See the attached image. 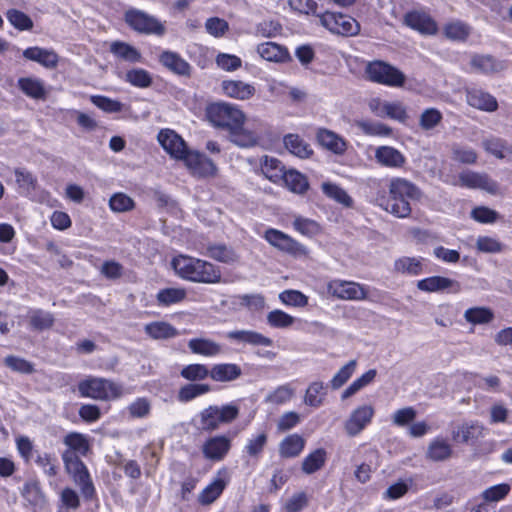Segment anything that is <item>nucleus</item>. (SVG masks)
I'll use <instances>...</instances> for the list:
<instances>
[{
    "label": "nucleus",
    "instance_id": "47",
    "mask_svg": "<svg viewBox=\"0 0 512 512\" xmlns=\"http://www.w3.org/2000/svg\"><path fill=\"white\" fill-rule=\"evenodd\" d=\"M377 371L370 369L363 375L355 379L342 393L341 398L343 400L353 396L355 393L360 391L362 388L369 385L376 377Z\"/></svg>",
    "mask_w": 512,
    "mask_h": 512
},
{
    "label": "nucleus",
    "instance_id": "25",
    "mask_svg": "<svg viewBox=\"0 0 512 512\" xmlns=\"http://www.w3.org/2000/svg\"><path fill=\"white\" fill-rule=\"evenodd\" d=\"M21 495L34 510L42 509L46 504V498L36 480L27 481L21 490Z\"/></svg>",
    "mask_w": 512,
    "mask_h": 512
},
{
    "label": "nucleus",
    "instance_id": "46",
    "mask_svg": "<svg viewBox=\"0 0 512 512\" xmlns=\"http://www.w3.org/2000/svg\"><path fill=\"white\" fill-rule=\"evenodd\" d=\"M464 318L474 325L487 324L493 320L494 313L487 307H472L464 312Z\"/></svg>",
    "mask_w": 512,
    "mask_h": 512
},
{
    "label": "nucleus",
    "instance_id": "15",
    "mask_svg": "<svg viewBox=\"0 0 512 512\" xmlns=\"http://www.w3.org/2000/svg\"><path fill=\"white\" fill-rule=\"evenodd\" d=\"M459 182L462 186L468 188H479L493 195L499 193V185L497 184V182L492 180L486 174H480L470 171L463 172L459 176Z\"/></svg>",
    "mask_w": 512,
    "mask_h": 512
},
{
    "label": "nucleus",
    "instance_id": "58",
    "mask_svg": "<svg viewBox=\"0 0 512 512\" xmlns=\"http://www.w3.org/2000/svg\"><path fill=\"white\" fill-rule=\"evenodd\" d=\"M452 159L463 164H474L477 161V153L474 149L461 145L453 144L451 146Z\"/></svg>",
    "mask_w": 512,
    "mask_h": 512
},
{
    "label": "nucleus",
    "instance_id": "49",
    "mask_svg": "<svg viewBox=\"0 0 512 512\" xmlns=\"http://www.w3.org/2000/svg\"><path fill=\"white\" fill-rule=\"evenodd\" d=\"M443 33L450 40L464 41L470 34V28L461 21H453L444 26Z\"/></svg>",
    "mask_w": 512,
    "mask_h": 512
},
{
    "label": "nucleus",
    "instance_id": "64",
    "mask_svg": "<svg viewBox=\"0 0 512 512\" xmlns=\"http://www.w3.org/2000/svg\"><path fill=\"white\" fill-rule=\"evenodd\" d=\"M132 418H146L151 412V402L146 397H139L127 407Z\"/></svg>",
    "mask_w": 512,
    "mask_h": 512
},
{
    "label": "nucleus",
    "instance_id": "30",
    "mask_svg": "<svg viewBox=\"0 0 512 512\" xmlns=\"http://www.w3.org/2000/svg\"><path fill=\"white\" fill-rule=\"evenodd\" d=\"M220 474L221 472H219L218 476L214 478L213 481L208 484L198 495V502L201 505L206 506L212 504L223 493L227 486V482L220 477Z\"/></svg>",
    "mask_w": 512,
    "mask_h": 512
},
{
    "label": "nucleus",
    "instance_id": "39",
    "mask_svg": "<svg viewBox=\"0 0 512 512\" xmlns=\"http://www.w3.org/2000/svg\"><path fill=\"white\" fill-rule=\"evenodd\" d=\"M145 333L153 339H169L175 337L178 332L175 327L164 321H155L145 325Z\"/></svg>",
    "mask_w": 512,
    "mask_h": 512
},
{
    "label": "nucleus",
    "instance_id": "37",
    "mask_svg": "<svg viewBox=\"0 0 512 512\" xmlns=\"http://www.w3.org/2000/svg\"><path fill=\"white\" fill-rule=\"evenodd\" d=\"M305 447V439L299 434L285 437L279 445V453L284 458L298 456Z\"/></svg>",
    "mask_w": 512,
    "mask_h": 512
},
{
    "label": "nucleus",
    "instance_id": "63",
    "mask_svg": "<svg viewBox=\"0 0 512 512\" xmlns=\"http://www.w3.org/2000/svg\"><path fill=\"white\" fill-rule=\"evenodd\" d=\"M356 365V360H350L347 364L341 367L340 370L331 379V387L335 390L342 387L354 373Z\"/></svg>",
    "mask_w": 512,
    "mask_h": 512
},
{
    "label": "nucleus",
    "instance_id": "34",
    "mask_svg": "<svg viewBox=\"0 0 512 512\" xmlns=\"http://www.w3.org/2000/svg\"><path fill=\"white\" fill-rule=\"evenodd\" d=\"M285 148L293 155L306 159L313 154L311 146L297 134H288L284 137Z\"/></svg>",
    "mask_w": 512,
    "mask_h": 512
},
{
    "label": "nucleus",
    "instance_id": "19",
    "mask_svg": "<svg viewBox=\"0 0 512 512\" xmlns=\"http://www.w3.org/2000/svg\"><path fill=\"white\" fill-rule=\"evenodd\" d=\"M23 57L27 60L37 62L47 69H54L58 65L59 57L52 49H45L34 46L23 51Z\"/></svg>",
    "mask_w": 512,
    "mask_h": 512
},
{
    "label": "nucleus",
    "instance_id": "52",
    "mask_svg": "<svg viewBox=\"0 0 512 512\" xmlns=\"http://www.w3.org/2000/svg\"><path fill=\"white\" fill-rule=\"evenodd\" d=\"M186 297V291L182 288H165L157 293V301L162 306L179 303Z\"/></svg>",
    "mask_w": 512,
    "mask_h": 512
},
{
    "label": "nucleus",
    "instance_id": "45",
    "mask_svg": "<svg viewBox=\"0 0 512 512\" xmlns=\"http://www.w3.org/2000/svg\"><path fill=\"white\" fill-rule=\"evenodd\" d=\"M211 391V386L209 384H186L182 386L177 394V399L182 402L186 403L189 401H192L193 399L204 395Z\"/></svg>",
    "mask_w": 512,
    "mask_h": 512
},
{
    "label": "nucleus",
    "instance_id": "10",
    "mask_svg": "<svg viewBox=\"0 0 512 512\" xmlns=\"http://www.w3.org/2000/svg\"><path fill=\"white\" fill-rule=\"evenodd\" d=\"M404 24L421 35L433 36L438 32V24L432 16L424 10H412L404 15Z\"/></svg>",
    "mask_w": 512,
    "mask_h": 512
},
{
    "label": "nucleus",
    "instance_id": "43",
    "mask_svg": "<svg viewBox=\"0 0 512 512\" xmlns=\"http://www.w3.org/2000/svg\"><path fill=\"white\" fill-rule=\"evenodd\" d=\"M482 429L478 422L464 423L452 432V438L457 442L468 443L470 440L477 439Z\"/></svg>",
    "mask_w": 512,
    "mask_h": 512
},
{
    "label": "nucleus",
    "instance_id": "21",
    "mask_svg": "<svg viewBox=\"0 0 512 512\" xmlns=\"http://www.w3.org/2000/svg\"><path fill=\"white\" fill-rule=\"evenodd\" d=\"M17 86L23 94L34 100H45L48 94L44 81L36 77H21Z\"/></svg>",
    "mask_w": 512,
    "mask_h": 512
},
{
    "label": "nucleus",
    "instance_id": "61",
    "mask_svg": "<svg viewBox=\"0 0 512 512\" xmlns=\"http://www.w3.org/2000/svg\"><path fill=\"white\" fill-rule=\"evenodd\" d=\"M324 390V384L322 382H313L309 385L304 402L306 405L311 407H319L323 403V393Z\"/></svg>",
    "mask_w": 512,
    "mask_h": 512
},
{
    "label": "nucleus",
    "instance_id": "26",
    "mask_svg": "<svg viewBox=\"0 0 512 512\" xmlns=\"http://www.w3.org/2000/svg\"><path fill=\"white\" fill-rule=\"evenodd\" d=\"M375 158L378 163L390 168H400L405 163L404 155L390 146L378 147L375 151Z\"/></svg>",
    "mask_w": 512,
    "mask_h": 512
},
{
    "label": "nucleus",
    "instance_id": "42",
    "mask_svg": "<svg viewBox=\"0 0 512 512\" xmlns=\"http://www.w3.org/2000/svg\"><path fill=\"white\" fill-rule=\"evenodd\" d=\"M326 459L327 452L325 449H316L303 459L302 471L308 475L313 474L325 465Z\"/></svg>",
    "mask_w": 512,
    "mask_h": 512
},
{
    "label": "nucleus",
    "instance_id": "20",
    "mask_svg": "<svg viewBox=\"0 0 512 512\" xmlns=\"http://www.w3.org/2000/svg\"><path fill=\"white\" fill-rule=\"evenodd\" d=\"M389 196L418 200L421 198L422 193L412 182L407 179L397 177L391 179L389 183Z\"/></svg>",
    "mask_w": 512,
    "mask_h": 512
},
{
    "label": "nucleus",
    "instance_id": "5",
    "mask_svg": "<svg viewBox=\"0 0 512 512\" xmlns=\"http://www.w3.org/2000/svg\"><path fill=\"white\" fill-rule=\"evenodd\" d=\"M62 459L67 473L72 477L74 483L79 486L83 497L86 500L93 499L95 487L83 461L73 451H64Z\"/></svg>",
    "mask_w": 512,
    "mask_h": 512
},
{
    "label": "nucleus",
    "instance_id": "59",
    "mask_svg": "<svg viewBox=\"0 0 512 512\" xmlns=\"http://www.w3.org/2000/svg\"><path fill=\"white\" fill-rule=\"evenodd\" d=\"M443 119L442 113L436 108L425 109L419 117V126L425 131L437 127Z\"/></svg>",
    "mask_w": 512,
    "mask_h": 512
},
{
    "label": "nucleus",
    "instance_id": "56",
    "mask_svg": "<svg viewBox=\"0 0 512 512\" xmlns=\"http://www.w3.org/2000/svg\"><path fill=\"white\" fill-rule=\"evenodd\" d=\"M295 390L290 384H284L277 387L265 397V402L270 404H284L292 399Z\"/></svg>",
    "mask_w": 512,
    "mask_h": 512
},
{
    "label": "nucleus",
    "instance_id": "12",
    "mask_svg": "<svg viewBox=\"0 0 512 512\" xmlns=\"http://www.w3.org/2000/svg\"><path fill=\"white\" fill-rule=\"evenodd\" d=\"M374 414L371 405L365 404L354 409L344 423L346 434L350 437L360 434L371 423Z\"/></svg>",
    "mask_w": 512,
    "mask_h": 512
},
{
    "label": "nucleus",
    "instance_id": "33",
    "mask_svg": "<svg viewBox=\"0 0 512 512\" xmlns=\"http://www.w3.org/2000/svg\"><path fill=\"white\" fill-rule=\"evenodd\" d=\"M265 239L280 250L294 253L298 251V243L290 236L276 229H269L265 233Z\"/></svg>",
    "mask_w": 512,
    "mask_h": 512
},
{
    "label": "nucleus",
    "instance_id": "2",
    "mask_svg": "<svg viewBox=\"0 0 512 512\" xmlns=\"http://www.w3.org/2000/svg\"><path fill=\"white\" fill-rule=\"evenodd\" d=\"M208 121L217 128L230 132L244 124L246 117L236 105L226 102L211 103L206 107Z\"/></svg>",
    "mask_w": 512,
    "mask_h": 512
},
{
    "label": "nucleus",
    "instance_id": "50",
    "mask_svg": "<svg viewBox=\"0 0 512 512\" xmlns=\"http://www.w3.org/2000/svg\"><path fill=\"white\" fill-rule=\"evenodd\" d=\"M64 444L69 447L67 451H73L85 456L89 451V443L86 437L77 432H71L64 437Z\"/></svg>",
    "mask_w": 512,
    "mask_h": 512
},
{
    "label": "nucleus",
    "instance_id": "36",
    "mask_svg": "<svg viewBox=\"0 0 512 512\" xmlns=\"http://www.w3.org/2000/svg\"><path fill=\"white\" fill-rule=\"evenodd\" d=\"M317 139L323 147L336 154H342L346 150L345 140L330 130L320 129L317 133Z\"/></svg>",
    "mask_w": 512,
    "mask_h": 512
},
{
    "label": "nucleus",
    "instance_id": "35",
    "mask_svg": "<svg viewBox=\"0 0 512 512\" xmlns=\"http://www.w3.org/2000/svg\"><path fill=\"white\" fill-rule=\"evenodd\" d=\"M281 182L289 191L295 194H304L309 189L307 177L295 169L287 170Z\"/></svg>",
    "mask_w": 512,
    "mask_h": 512
},
{
    "label": "nucleus",
    "instance_id": "14",
    "mask_svg": "<svg viewBox=\"0 0 512 512\" xmlns=\"http://www.w3.org/2000/svg\"><path fill=\"white\" fill-rule=\"evenodd\" d=\"M417 288L424 292H441L448 291L450 293H459L461 284L454 280L443 276H431L418 281Z\"/></svg>",
    "mask_w": 512,
    "mask_h": 512
},
{
    "label": "nucleus",
    "instance_id": "28",
    "mask_svg": "<svg viewBox=\"0 0 512 512\" xmlns=\"http://www.w3.org/2000/svg\"><path fill=\"white\" fill-rule=\"evenodd\" d=\"M261 171L271 182L280 183L287 170L282 162L277 158L264 156L261 160Z\"/></svg>",
    "mask_w": 512,
    "mask_h": 512
},
{
    "label": "nucleus",
    "instance_id": "29",
    "mask_svg": "<svg viewBox=\"0 0 512 512\" xmlns=\"http://www.w3.org/2000/svg\"><path fill=\"white\" fill-rule=\"evenodd\" d=\"M188 348L192 353L205 357H214L222 352V347L219 343L207 338L190 339Z\"/></svg>",
    "mask_w": 512,
    "mask_h": 512
},
{
    "label": "nucleus",
    "instance_id": "62",
    "mask_svg": "<svg viewBox=\"0 0 512 512\" xmlns=\"http://www.w3.org/2000/svg\"><path fill=\"white\" fill-rule=\"evenodd\" d=\"M295 322V318L286 312L275 309L268 313L267 323L274 328H288Z\"/></svg>",
    "mask_w": 512,
    "mask_h": 512
},
{
    "label": "nucleus",
    "instance_id": "1",
    "mask_svg": "<svg viewBox=\"0 0 512 512\" xmlns=\"http://www.w3.org/2000/svg\"><path fill=\"white\" fill-rule=\"evenodd\" d=\"M175 273L195 283L215 284L221 281V271L214 264L187 255H178L171 261Z\"/></svg>",
    "mask_w": 512,
    "mask_h": 512
},
{
    "label": "nucleus",
    "instance_id": "22",
    "mask_svg": "<svg viewBox=\"0 0 512 512\" xmlns=\"http://www.w3.org/2000/svg\"><path fill=\"white\" fill-rule=\"evenodd\" d=\"M467 103L476 109L486 112H494L498 108V102L491 94L480 90L472 89L467 92Z\"/></svg>",
    "mask_w": 512,
    "mask_h": 512
},
{
    "label": "nucleus",
    "instance_id": "32",
    "mask_svg": "<svg viewBox=\"0 0 512 512\" xmlns=\"http://www.w3.org/2000/svg\"><path fill=\"white\" fill-rule=\"evenodd\" d=\"M241 373V368L237 364L222 363L211 368L210 377L217 382H229L240 377Z\"/></svg>",
    "mask_w": 512,
    "mask_h": 512
},
{
    "label": "nucleus",
    "instance_id": "31",
    "mask_svg": "<svg viewBox=\"0 0 512 512\" xmlns=\"http://www.w3.org/2000/svg\"><path fill=\"white\" fill-rule=\"evenodd\" d=\"M257 53L266 61L284 62L289 58L288 50L274 42H265L257 46Z\"/></svg>",
    "mask_w": 512,
    "mask_h": 512
},
{
    "label": "nucleus",
    "instance_id": "9",
    "mask_svg": "<svg viewBox=\"0 0 512 512\" xmlns=\"http://www.w3.org/2000/svg\"><path fill=\"white\" fill-rule=\"evenodd\" d=\"M329 295L341 299L360 301L367 298L366 288L360 283L335 279L327 284Z\"/></svg>",
    "mask_w": 512,
    "mask_h": 512
},
{
    "label": "nucleus",
    "instance_id": "44",
    "mask_svg": "<svg viewBox=\"0 0 512 512\" xmlns=\"http://www.w3.org/2000/svg\"><path fill=\"white\" fill-rule=\"evenodd\" d=\"M471 66L474 70L481 73H493L503 69L501 62L490 55H474L471 58Z\"/></svg>",
    "mask_w": 512,
    "mask_h": 512
},
{
    "label": "nucleus",
    "instance_id": "18",
    "mask_svg": "<svg viewBox=\"0 0 512 512\" xmlns=\"http://www.w3.org/2000/svg\"><path fill=\"white\" fill-rule=\"evenodd\" d=\"M184 162L193 174L199 176H212L215 175L217 171L213 161L198 152L191 151L190 154L186 156Z\"/></svg>",
    "mask_w": 512,
    "mask_h": 512
},
{
    "label": "nucleus",
    "instance_id": "24",
    "mask_svg": "<svg viewBox=\"0 0 512 512\" xmlns=\"http://www.w3.org/2000/svg\"><path fill=\"white\" fill-rule=\"evenodd\" d=\"M227 338L240 343L253 346H271L273 341L271 338L252 330H235L227 333Z\"/></svg>",
    "mask_w": 512,
    "mask_h": 512
},
{
    "label": "nucleus",
    "instance_id": "57",
    "mask_svg": "<svg viewBox=\"0 0 512 512\" xmlns=\"http://www.w3.org/2000/svg\"><path fill=\"white\" fill-rule=\"evenodd\" d=\"M395 270L412 276L419 275L422 272V263L417 258L402 257L395 261Z\"/></svg>",
    "mask_w": 512,
    "mask_h": 512
},
{
    "label": "nucleus",
    "instance_id": "54",
    "mask_svg": "<svg viewBox=\"0 0 512 512\" xmlns=\"http://www.w3.org/2000/svg\"><path fill=\"white\" fill-rule=\"evenodd\" d=\"M180 375L191 382L202 381L210 376V370L204 364H189L182 368Z\"/></svg>",
    "mask_w": 512,
    "mask_h": 512
},
{
    "label": "nucleus",
    "instance_id": "6",
    "mask_svg": "<svg viewBox=\"0 0 512 512\" xmlns=\"http://www.w3.org/2000/svg\"><path fill=\"white\" fill-rule=\"evenodd\" d=\"M124 20L132 30L140 34L162 36L166 31L165 26L156 17L137 8L126 10Z\"/></svg>",
    "mask_w": 512,
    "mask_h": 512
},
{
    "label": "nucleus",
    "instance_id": "53",
    "mask_svg": "<svg viewBox=\"0 0 512 512\" xmlns=\"http://www.w3.org/2000/svg\"><path fill=\"white\" fill-rule=\"evenodd\" d=\"M357 127L366 135L369 136H390L392 129L381 122L373 121H357Z\"/></svg>",
    "mask_w": 512,
    "mask_h": 512
},
{
    "label": "nucleus",
    "instance_id": "13",
    "mask_svg": "<svg viewBox=\"0 0 512 512\" xmlns=\"http://www.w3.org/2000/svg\"><path fill=\"white\" fill-rule=\"evenodd\" d=\"M158 141L163 149L173 158L185 161L190 154L184 140L175 131L163 129L158 134Z\"/></svg>",
    "mask_w": 512,
    "mask_h": 512
},
{
    "label": "nucleus",
    "instance_id": "3",
    "mask_svg": "<svg viewBox=\"0 0 512 512\" xmlns=\"http://www.w3.org/2000/svg\"><path fill=\"white\" fill-rule=\"evenodd\" d=\"M81 397L107 401L122 396V386L105 378L88 377L78 383Z\"/></svg>",
    "mask_w": 512,
    "mask_h": 512
},
{
    "label": "nucleus",
    "instance_id": "7",
    "mask_svg": "<svg viewBox=\"0 0 512 512\" xmlns=\"http://www.w3.org/2000/svg\"><path fill=\"white\" fill-rule=\"evenodd\" d=\"M318 17L320 24L333 34L354 36L360 30V25L354 18L342 13L327 11Z\"/></svg>",
    "mask_w": 512,
    "mask_h": 512
},
{
    "label": "nucleus",
    "instance_id": "16",
    "mask_svg": "<svg viewBox=\"0 0 512 512\" xmlns=\"http://www.w3.org/2000/svg\"><path fill=\"white\" fill-rule=\"evenodd\" d=\"M453 453V446L448 439L435 437L429 442L425 457L432 462H445L452 458Z\"/></svg>",
    "mask_w": 512,
    "mask_h": 512
},
{
    "label": "nucleus",
    "instance_id": "51",
    "mask_svg": "<svg viewBox=\"0 0 512 512\" xmlns=\"http://www.w3.org/2000/svg\"><path fill=\"white\" fill-rule=\"evenodd\" d=\"M385 209L398 218H405L411 213L409 199L403 197L389 196Z\"/></svg>",
    "mask_w": 512,
    "mask_h": 512
},
{
    "label": "nucleus",
    "instance_id": "40",
    "mask_svg": "<svg viewBox=\"0 0 512 512\" xmlns=\"http://www.w3.org/2000/svg\"><path fill=\"white\" fill-rule=\"evenodd\" d=\"M484 150L498 159L512 156V148L501 138L490 137L482 141Z\"/></svg>",
    "mask_w": 512,
    "mask_h": 512
},
{
    "label": "nucleus",
    "instance_id": "17",
    "mask_svg": "<svg viewBox=\"0 0 512 512\" xmlns=\"http://www.w3.org/2000/svg\"><path fill=\"white\" fill-rule=\"evenodd\" d=\"M221 89L225 96L236 100H249L256 92V88L242 80H224Z\"/></svg>",
    "mask_w": 512,
    "mask_h": 512
},
{
    "label": "nucleus",
    "instance_id": "23",
    "mask_svg": "<svg viewBox=\"0 0 512 512\" xmlns=\"http://www.w3.org/2000/svg\"><path fill=\"white\" fill-rule=\"evenodd\" d=\"M203 248L206 250V256L215 261L225 264H234L239 260L238 253L232 247L223 243H208Z\"/></svg>",
    "mask_w": 512,
    "mask_h": 512
},
{
    "label": "nucleus",
    "instance_id": "48",
    "mask_svg": "<svg viewBox=\"0 0 512 512\" xmlns=\"http://www.w3.org/2000/svg\"><path fill=\"white\" fill-rule=\"evenodd\" d=\"M267 441L268 436L266 432H260L256 435H253L247 440L244 451L250 457L258 459L261 456Z\"/></svg>",
    "mask_w": 512,
    "mask_h": 512
},
{
    "label": "nucleus",
    "instance_id": "60",
    "mask_svg": "<svg viewBox=\"0 0 512 512\" xmlns=\"http://www.w3.org/2000/svg\"><path fill=\"white\" fill-rule=\"evenodd\" d=\"M510 490L511 487L509 484L501 483L485 489L482 492L481 497L486 503L498 502L503 500L509 494Z\"/></svg>",
    "mask_w": 512,
    "mask_h": 512
},
{
    "label": "nucleus",
    "instance_id": "27",
    "mask_svg": "<svg viewBox=\"0 0 512 512\" xmlns=\"http://www.w3.org/2000/svg\"><path fill=\"white\" fill-rule=\"evenodd\" d=\"M160 62L163 66L175 74L189 76L191 73L190 64L175 52H163L160 55Z\"/></svg>",
    "mask_w": 512,
    "mask_h": 512
},
{
    "label": "nucleus",
    "instance_id": "41",
    "mask_svg": "<svg viewBox=\"0 0 512 512\" xmlns=\"http://www.w3.org/2000/svg\"><path fill=\"white\" fill-rule=\"evenodd\" d=\"M229 139L235 145L248 148L257 144L258 137L257 135L248 129L244 128V124L239 125L236 129H232L229 132Z\"/></svg>",
    "mask_w": 512,
    "mask_h": 512
},
{
    "label": "nucleus",
    "instance_id": "8",
    "mask_svg": "<svg viewBox=\"0 0 512 512\" xmlns=\"http://www.w3.org/2000/svg\"><path fill=\"white\" fill-rule=\"evenodd\" d=\"M368 78L376 83L400 87L405 83V75L397 68L383 62L374 61L367 65Z\"/></svg>",
    "mask_w": 512,
    "mask_h": 512
},
{
    "label": "nucleus",
    "instance_id": "4",
    "mask_svg": "<svg viewBox=\"0 0 512 512\" xmlns=\"http://www.w3.org/2000/svg\"><path fill=\"white\" fill-rule=\"evenodd\" d=\"M240 414L239 407L234 403L222 406L210 405L199 413L200 427L204 431L212 432L223 425H229Z\"/></svg>",
    "mask_w": 512,
    "mask_h": 512
},
{
    "label": "nucleus",
    "instance_id": "11",
    "mask_svg": "<svg viewBox=\"0 0 512 512\" xmlns=\"http://www.w3.org/2000/svg\"><path fill=\"white\" fill-rule=\"evenodd\" d=\"M231 447V438L226 435H215L204 441L201 451L205 459L212 462H220L228 455Z\"/></svg>",
    "mask_w": 512,
    "mask_h": 512
},
{
    "label": "nucleus",
    "instance_id": "38",
    "mask_svg": "<svg viewBox=\"0 0 512 512\" xmlns=\"http://www.w3.org/2000/svg\"><path fill=\"white\" fill-rule=\"evenodd\" d=\"M110 51L117 58L129 63H137L142 59L141 53L135 47L126 42H112L110 45Z\"/></svg>",
    "mask_w": 512,
    "mask_h": 512
},
{
    "label": "nucleus",
    "instance_id": "55",
    "mask_svg": "<svg viewBox=\"0 0 512 512\" xmlns=\"http://www.w3.org/2000/svg\"><path fill=\"white\" fill-rule=\"evenodd\" d=\"M6 18L13 27L20 31L31 30L33 28L32 19L20 10L9 9L6 12Z\"/></svg>",
    "mask_w": 512,
    "mask_h": 512
}]
</instances>
